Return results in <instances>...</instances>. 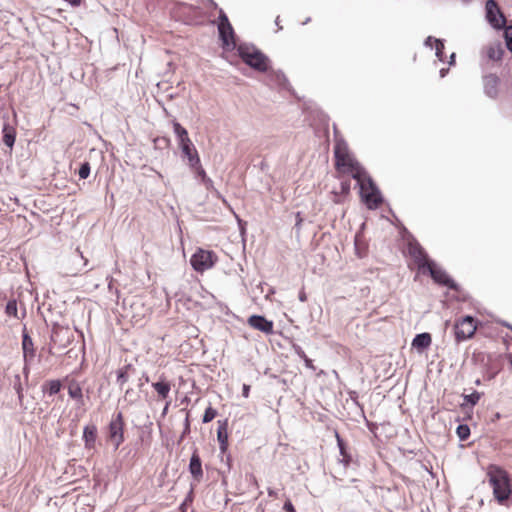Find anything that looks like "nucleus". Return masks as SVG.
Returning a JSON list of instances; mask_svg holds the SVG:
<instances>
[{
    "label": "nucleus",
    "instance_id": "obj_15",
    "mask_svg": "<svg viewBox=\"0 0 512 512\" xmlns=\"http://www.w3.org/2000/svg\"><path fill=\"white\" fill-rule=\"evenodd\" d=\"M3 118L7 119L5 116ZM2 140L7 147L13 148L16 140V129L7 120H5L2 128Z\"/></svg>",
    "mask_w": 512,
    "mask_h": 512
},
{
    "label": "nucleus",
    "instance_id": "obj_2",
    "mask_svg": "<svg viewBox=\"0 0 512 512\" xmlns=\"http://www.w3.org/2000/svg\"><path fill=\"white\" fill-rule=\"evenodd\" d=\"M486 474L495 499L499 503L508 500L512 493V481L508 472L498 465L490 464Z\"/></svg>",
    "mask_w": 512,
    "mask_h": 512
},
{
    "label": "nucleus",
    "instance_id": "obj_7",
    "mask_svg": "<svg viewBox=\"0 0 512 512\" xmlns=\"http://www.w3.org/2000/svg\"><path fill=\"white\" fill-rule=\"evenodd\" d=\"M408 253L413 259V262L417 266L418 270L425 274L426 268H429V265L432 261L429 260L428 255L423 247L418 242H409Z\"/></svg>",
    "mask_w": 512,
    "mask_h": 512
},
{
    "label": "nucleus",
    "instance_id": "obj_10",
    "mask_svg": "<svg viewBox=\"0 0 512 512\" xmlns=\"http://www.w3.org/2000/svg\"><path fill=\"white\" fill-rule=\"evenodd\" d=\"M426 273H429L432 279L440 285L447 286L449 288L455 287L454 281L444 270L437 267L433 261L430 263L429 268H426Z\"/></svg>",
    "mask_w": 512,
    "mask_h": 512
},
{
    "label": "nucleus",
    "instance_id": "obj_47",
    "mask_svg": "<svg viewBox=\"0 0 512 512\" xmlns=\"http://www.w3.org/2000/svg\"><path fill=\"white\" fill-rule=\"evenodd\" d=\"M249 388H250V387H249L248 385H244V386H243V395H244L245 397H247V396H248Z\"/></svg>",
    "mask_w": 512,
    "mask_h": 512
},
{
    "label": "nucleus",
    "instance_id": "obj_44",
    "mask_svg": "<svg viewBox=\"0 0 512 512\" xmlns=\"http://www.w3.org/2000/svg\"><path fill=\"white\" fill-rule=\"evenodd\" d=\"M267 492L270 497H274V498L277 497V492L275 490H273L272 488H268Z\"/></svg>",
    "mask_w": 512,
    "mask_h": 512
},
{
    "label": "nucleus",
    "instance_id": "obj_40",
    "mask_svg": "<svg viewBox=\"0 0 512 512\" xmlns=\"http://www.w3.org/2000/svg\"><path fill=\"white\" fill-rule=\"evenodd\" d=\"M196 170L197 174L202 178V181L207 178L205 170L202 168L201 164L199 163V166L192 167Z\"/></svg>",
    "mask_w": 512,
    "mask_h": 512
},
{
    "label": "nucleus",
    "instance_id": "obj_26",
    "mask_svg": "<svg viewBox=\"0 0 512 512\" xmlns=\"http://www.w3.org/2000/svg\"><path fill=\"white\" fill-rule=\"evenodd\" d=\"M68 394L73 399L81 400L83 397L82 389L80 385L76 382H73L68 387Z\"/></svg>",
    "mask_w": 512,
    "mask_h": 512
},
{
    "label": "nucleus",
    "instance_id": "obj_19",
    "mask_svg": "<svg viewBox=\"0 0 512 512\" xmlns=\"http://www.w3.org/2000/svg\"><path fill=\"white\" fill-rule=\"evenodd\" d=\"M219 31V37L223 43V47H229L231 44L235 45L234 43V30L231 26V29L228 30L224 26H218Z\"/></svg>",
    "mask_w": 512,
    "mask_h": 512
},
{
    "label": "nucleus",
    "instance_id": "obj_25",
    "mask_svg": "<svg viewBox=\"0 0 512 512\" xmlns=\"http://www.w3.org/2000/svg\"><path fill=\"white\" fill-rule=\"evenodd\" d=\"M174 133L176 134L179 143L189 139L187 130L178 122H173Z\"/></svg>",
    "mask_w": 512,
    "mask_h": 512
},
{
    "label": "nucleus",
    "instance_id": "obj_43",
    "mask_svg": "<svg viewBox=\"0 0 512 512\" xmlns=\"http://www.w3.org/2000/svg\"><path fill=\"white\" fill-rule=\"evenodd\" d=\"M203 183H204V185L206 186L207 189L213 188V181L209 177L205 178L203 180Z\"/></svg>",
    "mask_w": 512,
    "mask_h": 512
},
{
    "label": "nucleus",
    "instance_id": "obj_8",
    "mask_svg": "<svg viewBox=\"0 0 512 512\" xmlns=\"http://www.w3.org/2000/svg\"><path fill=\"white\" fill-rule=\"evenodd\" d=\"M124 420L121 412L117 413V415L111 420L109 424V439L115 446V449L123 443L124 441Z\"/></svg>",
    "mask_w": 512,
    "mask_h": 512
},
{
    "label": "nucleus",
    "instance_id": "obj_23",
    "mask_svg": "<svg viewBox=\"0 0 512 512\" xmlns=\"http://www.w3.org/2000/svg\"><path fill=\"white\" fill-rule=\"evenodd\" d=\"M152 387L158 393V396L162 399H166L171 390L170 383L165 379H161L160 381L153 383Z\"/></svg>",
    "mask_w": 512,
    "mask_h": 512
},
{
    "label": "nucleus",
    "instance_id": "obj_51",
    "mask_svg": "<svg viewBox=\"0 0 512 512\" xmlns=\"http://www.w3.org/2000/svg\"><path fill=\"white\" fill-rule=\"evenodd\" d=\"M506 327L512 331V325L507 324Z\"/></svg>",
    "mask_w": 512,
    "mask_h": 512
},
{
    "label": "nucleus",
    "instance_id": "obj_18",
    "mask_svg": "<svg viewBox=\"0 0 512 512\" xmlns=\"http://www.w3.org/2000/svg\"><path fill=\"white\" fill-rule=\"evenodd\" d=\"M350 192V180L345 178V175H340L339 189L334 188L333 193L335 194V201L341 202V197L349 195Z\"/></svg>",
    "mask_w": 512,
    "mask_h": 512
},
{
    "label": "nucleus",
    "instance_id": "obj_38",
    "mask_svg": "<svg viewBox=\"0 0 512 512\" xmlns=\"http://www.w3.org/2000/svg\"><path fill=\"white\" fill-rule=\"evenodd\" d=\"M135 395H136V394H135L134 390H133V389H131V388H129V389H127V390L125 391L124 399H125V400H129L130 402H133V401H135V399H136V398L134 397Z\"/></svg>",
    "mask_w": 512,
    "mask_h": 512
},
{
    "label": "nucleus",
    "instance_id": "obj_45",
    "mask_svg": "<svg viewBox=\"0 0 512 512\" xmlns=\"http://www.w3.org/2000/svg\"><path fill=\"white\" fill-rule=\"evenodd\" d=\"M306 299H307V297H306L305 292L301 291V292L299 293V300H300V301H302V302H305V301H306Z\"/></svg>",
    "mask_w": 512,
    "mask_h": 512
},
{
    "label": "nucleus",
    "instance_id": "obj_39",
    "mask_svg": "<svg viewBox=\"0 0 512 512\" xmlns=\"http://www.w3.org/2000/svg\"><path fill=\"white\" fill-rule=\"evenodd\" d=\"M189 432H190V422H189V415L187 414L181 439H183Z\"/></svg>",
    "mask_w": 512,
    "mask_h": 512
},
{
    "label": "nucleus",
    "instance_id": "obj_6",
    "mask_svg": "<svg viewBox=\"0 0 512 512\" xmlns=\"http://www.w3.org/2000/svg\"><path fill=\"white\" fill-rule=\"evenodd\" d=\"M477 329L476 321L471 316H465L455 323V338L458 342L471 338Z\"/></svg>",
    "mask_w": 512,
    "mask_h": 512
},
{
    "label": "nucleus",
    "instance_id": "obj_36",
    "mask_svg": "<svg viewBox=\"0 0 512 512\" xmlns=\"http://www.w3.org/2000/svg\"><path fill=\"white\" fill-rule=\"evenodd\" d=\"M479 399L480 394L478 392H473L472 394L465 396V400L472 405L477 404Z\"/></svg>",
    "mask_w": 512,
    "mask_h": 512
},
{
    "label": "nucleus",
    "instance_id": "obj_22",
    "mask_svg": "<svg viewBox=\"0 0 512 512\" xmlns=\"http://www.w3.org/2000/svg\"><path fill=\"white\" fill-rule=\"evenodd\" d=\"M135 372V368L132 364H127L123 368L117 371V383L122 387L128 380L131 373Z\"/></svg>",
    "mask_w": 512,
    "mask_h": 512
},
{
    "label": "nucleus",
    "instance_id": "obj_20",
    "mask_svg": "<svg viewBox=\"0 0 512 512\" xmlns=\"http://www.w3.org/2000/svg\"><path fill=\"white\" fill-rule=\"evenodd\" d=\"M217 440L219 442L220 451L225 453L228 448V433L226 423L219 425L217 429Z\"/></svg>",
    "mask_w": 512,
    "mask_h": 512
},
{
    "label": "nucleus",
    "instance_id": "obj_42",
    "mask_svg": "<svg viewBox=\"0 0 512 512\" xmlns=\"http://www.w3.org/2000/svg\"><path fill=\"white\" fill-rule=\"evenodd\" d=\"M444 48V44L440 40H436V53L440 55L441 50Z\"/></svg>",
    "mask_w": 512,
    "mask_h": 512
},
{
    "label": "nucleus",
    "instance_id": "obj_28",
    "mask_svg": "<svg viewBox=\"0 0 512 512\" xmlns=\"http://www.w3.org/2000/svg\"><path fill=\"white\" fill-rule=\"evenodd\" d=\"M48 386V393L50 395L57 394L61 389V382L59 380H50L45 385L44 388Z\"/></svg>",
    "mask_w": 512,
    "mask_h": 512
},
{
    "label": "nucleus",
    "instance_id": "obj_29",
    "mask_svg": "<svg viewBox=\"0 0 512 512\" xmlns=\"http://www.w3.org/2000/svg\"><path fill=\"white\" fill-rule=\"evenodd\" d=\"M294 351L295 353L301 358L304 360L305 362V365L307 367H312V360L310 358L307 357V355L305 354L304 350L300 347V346H297V345H294Z\"/></svg>",
    "mask_w": 512,
    "mask_h": 512
},
{
    "label": "nucleus",
    "instance_id": "obj_35",
    "mask_svg": "<svg viewBox=\"0 0 512 512\" xmlns=\"http://www.w3.org/2000/svg\"><path fill=\"white\" fill-rule=\"evenodd\" d=\"M15 380H16V382H15L14 387H15L16 393L18 395L19 402L21 403L22 399H23V391H22V385L20 382V376L16 375Z\"/></svg>",
    "mask_w": 512,
    "mask_h": 512
},
{
    "label": "nucleus",
    "instance_id": "obj_50",
    "mask_svg": "<svg viewBox=\"0 0 512 512\" xmlns=\"http://www.w3.org/2000/svg\"><path fill=\"white\" fill-rule=\"evenodd\" d=\"M144 381L149 382V377L147 375H144Z\"/></svg>",
    "mask_w": 512,
    "mask_h": 512
},
{
    "label": "nucleus",
    "instance_id": "obj_14",
    "mask_svg": "<svg viewBox=\"0 0 512 512\" xmlns=\"http://www.w3.org/2000/svg\"><path fill=\"white\" fill-rule=\"evenodd\" d=\"M189 472L191 473L193 479L197 482H200L203 478V470H202V461L199 456L197 449L191 455L189 462Z\"/></svg>",
    "mask_w": 512,
    "mask_h": 512
},
{
    "label": "nucleus",
    "instance_id": "obj_17",
    "mask_svg": "<svg viewBox=\"0 0 512 512\" xmlns=\"http://www.w3.org/2000/svg\"><path fill=\"white\" fill-rule=\"evenodd\" d=\"M97 438V427L94 424H90L84 427L83 439L85 447L91 449L94 447Z\"/></svg>",
    "mask_w": 512,
    "mask_h": 512
},
{
    "label": "nucleus",
    "instance_id": "obj_52",
    "mask_svg": "<svg viewBox=\"0 0 512 512\" xmlns=\"http://www.w3.org/2000/svg\"><path fill=\"white\" fill-rule=\"evenodd\" d=\"M510 363L512 364V354L510 355Z\"/></svg>",
    "mask_w": 512,
    "mask_h": 512
},
{
    "label": "nucleus",
    "instance_id": "obj_27",
    "mask_svg": "<svg viewBox=\"0 0 512 512\" xmlns=\"http://www.w3.org/2000/svg\"><path fill=\"white\" fill-rule=\"evenodd\" d=\"M5 313L9 316H13V317L19 319L17 302L15 299H11L8 301L6 308H5Z\"/></svg>",
    "mask_w": 512,
    "mask_h": 512
},
{
    "label": "nucleus",
    "instance_id": "obj_33",
    "mask_svg": "<svg viewBox=\"0 0 512 512\" xmlns=\"http://www.w3.org/2000/svg\"><path fill=\"white\" fill-rule=\"evenodd\" d=\"M218 26H224L228 30L231 29V24L229 22V19H228L227 15L222 10L220 11Z\"/></svg>",
    "mask_w": 512,
    "mask_h": 512
},
{
    "label": "nucleus",
    "instance_id": "obj_21",
    "mask_svg": "<svg viewBox=\"0 0 512 512\" xmlns=\"http://www.w3.org/2000/svg\"><path fill=\"white\" fill-rule=\"evenodd\" d=\"M432 338L429 333H422L416 335L412 341V346L417 349H426L431 345Z\"/></svg>",
    "mask_w": 512,
    "mask_h": 512
},
{
    "label": "nucleus",
    "instance_id": "obj_16",
    "mask_svg": "<svg viewBox=\"0 0 512 512\" xmlns=\"http://www.w3.org/2000/svg\"><path fill=\"white\" fill-rule=\"evenodd\" d=\"M22 349L25 361L32 360L35 356V349L32 338L27 333L26 327L23 329Z\"/></svg>",
    "mask_w": 512,
    "mask_h": 512
},
{
    "label": "nucleus",
    "instance_id": "obj_46",
    "mask_svg": "<svg viewBox=\"0 0 512 512\" xmlns=\"http://www.w3.org/2000/svg\"><path fill=\"white\" fill-rule=\"evenodd\" d=\"M296 218H297V221H296V226L299 227L301 225V222H302V218L300 217V213L298 212L297 215H296Z\"/></svg>",
    "mask_w": 512,
    "mask_h": 512
},
{
    "label": "nucleus",
    "instance_id": "obj_5",
    "mask_svg": "<svg viewBox=\"0 0 512 512\" xmlns=\"http://www.w3.org/2000/svg\"><path fill=\"white\" fill-rule=\"evenodd\" d=\"M217 256L213 251L198 249L191 257L190 263L197 272H204L214 266Z\"/></svg>",
    "mask_w": 512,
    "mask_h": 512
},
{
    "label": "nucleus",
    "instance_id": "obj_31",
    "mask_svg": "<svg viewBox=\"0 0 512 512\" xmlns=\"http://www.w3.org/2000/svg\"><path fill=\"white\" fill-rule=\"evenodd\" d=\"M504 39L507 49L512 52V26L505 27Z\"/></svg>",
    "mask_w": 512,
    "mask_h": 512
},
{
    "label": "nucleus",
    "instance_id": "obj_1",
    "mask_svg": "<svg viewBox=\"0 0 512 512\" xmlns=\"http://www.w3.org/2000/svg\"><path fill=\"white\" fill-rule=\"evenodd\" d=\"M354 180H356L359 185L361 201L367 208L377 209L383 202L381 193L368 173L355 161Z\"/></svg>",
    "mask_w": 512,
    "mask_h": 512
},
{
    "label": "nucleus",
    "instance_id": "obj_9",
    "mask_svg": "<svg viewBox=\"0 0 512 512\" xmlns=\"http://www.w3.org/2000/svg\"><path fill=\"white\" fill-rule=\"evenodd\" d=\"M486 17L494 28L500 29L506 24V18L501 12L497 2L494 0H488L486 2Z\"/></svg>",
    "mask_w": 512,
    "mask_h": 512
},
{
    "label": "nucleus",
    "instance_id": "obj_24",
    "mask_svg": "<svg viewBox=\"0 0 512 512\" xmlns=\"http://www.w3.org/2000/svg\"><path fill=\"white\" fill-rule=\"evenodd\" d=\"M354 248L359 257H364L368 252V244L358 235L354 237Z\"/></svg>",
    "mask_w": 512,
    "mask_h": 512
},
{
    "label": "nucleus",
    "instance_id": "obj_41",
    "mask_svg": "<svg viewBox=\"0 0 512 512\" xmlns=\"http://www.w3.org/2000/svg\"><path fill=\"white\" fill-rule=\"evenodd\" d=\"M283 509L286 511V512H296L293 504L291 503L290 500H287L285 503H284V506H283Z\"/></svg>",
    "mask_w": 512,
    "mask_h": 512
},
{
    "label": "nucleus",
    "instance_id": "obj_3",
    "mask_svg": "<svg viewBox=\"0 0 512 512\" xmlns=\"http://www.w3.org/2000/svg\"><path fill=\"white\" fill-rule=\"evenodd\" d=\"M237 53L242 61L258 72H266L269 69V58L257 47L250 44H240Z\"/></svg>",
    "mask_w": 512,
    "mask_h": 512
},
{
    "label": "nucleus",
    "instance_id": "obj_37",
    "mask_svg": "<svg viewBox=\"0 0 512 512\" xmlns=\"http://www.w3.org/2000/svg\"><path fill=\"white\" fill-rule=\"evenodd\" d=\"M337 440H338V445H339V448H340V452H341V454H342V455H343V457H344L342 461H344V462H345V465H347V464H348V462H349V456H348V455H346V453H345V448H344V445H343V441L339 438V436H338V435H337Z\"/></svg>",
    "mask_w": 512,
    "mask_h": 512
},
{
    "label": "nucleus",
    "instance_id": "obj_32",
    "mask_svg": "<svg viewBox=\"0 0 512 512\" xmlns=\"http://www.w3.org/2000/svg\"><path fill=\"white\" fill-rule=\"evenodd\" d=\"M90 164L89 162H84L81 164L80 168H79V177L81 179H86L88 178V176L90 175Z\"/></svg>",
    "mask_w": 512,
    "mask_h": 512
},
{
    "label": "nucleus",
    "instance_id": "obj_30",
    "mask_svg": "<svg viewBox=\"0 0 512 512\" xmlns=\"http://www.w3.org/2000/svg\"><path fill=\"white\" fill-rule=\"evenodd\" d=\"M217 415V411L211 406L207 407L203 415V423L211 422Z\"/></svg>",
    "mask_w": 512,
    "mask_h": 512
},
{
    "label": "nucleus",
    "instance_id": "obj_11",
    "mask_svg": "<svg viewBox=\"0 0 512 512\" xmlns=\"http://www.w3.org/2000/svg\"><path fill=\"white\" fill-rule=\"evenodd\" d=\"M482 53L484 57L491 62H501L505 54V50L500 41H495L487 44Z\"/></svg>",
    "mask_w": 512,
    "mask_h": 512
},
{
    "label": "nucleus",
    "instance_id": "obj_12",
    "mask_svg": "<svg viewBox=\"0 0 512 512\" xmlns=\"http://www.w3.org/2000/svg\"><path fill=\"white\" fill-rule=\"evenodd\" d=\"M184 157L188 159L190 167L199 166L200 158L190 138L179 143Z\"/></svg>",
    "mask_w": 512,
    "mask_h": 512
},
{
    "label": "nucleus",
    "instance_id": "obj_48",
    "mask_svg": "<svg viewBox=\"0 0 512 512\" xmlns=\"http://www.w3.org/2000/svg\"><path fill=\"white\" fill-rule=\"evenodd\" d=\"M76 252L78 253V256L84 260V265H87V259H84L82 253L80 252L79 248L76 249Z\"/></svg>",
    "mask_w": 512,
    "mask_h": 512
},
{
    "label": "nucleus",
    "instance_id": "obj_13",
    "mask_svg": "<svg viewBox=\"0 0 512 512\" xmlns=\"http://www.w3.org/2000/svg\"><path fill=\"white\" fill-rule=\"evenodd\" d=\"M248 324L256 329L259 330L265 334H272L273 333V322L266 319L262 315H252L248 318Z\"/></svg>",
    "mask_w": 512,
    "mask_h": 512
},
{
    "label": "nucleus",
    "instance_id": "obj_49",
    "mask_svg": "<svg viewBox=\"0 0 512 512\" xmlns=\"http://www.w3.org/2000/svg\"><path fill=\"white\" fill-rule=\"evenodd\" d=\"M169 405H170V402H167L164 409H163V412H162V415H166L167 411H168V408H169Z\"/></svg>",
    "mask_w": 512,
    "mask_h": 512
},
{
    "label": "nucleus",
    "instance_id": "obj_4",
    "mask_svg": "<svg viewBox=\"0 0 512 512\" xmlns=\"http://www.w3.org/2000/svg\"><path fill=\"white\" fill-rule=\"evenodd\" d=\"M335 168L339 175H346L352 172V157L344 142L337 141L334 147Z\"/></svg>",
    "mask_w": 512,
    "mask_h": 512
},
{
    "label": "nucleus",
    "instance_id": "obj_34",
    "mask_svg": "<svg viewBox=\"0 0 512 512\" xmlns=\"http://www.w3.org/2000/svg\"><path fill=\"white\" fill-rule=\"evenodd\" d=\"M457 433L460 439L465 440L470 434L469 427L467 425H460L457 428Z\"/></svg>",
    "mask_w": 512,
    "mask_h": 512
}]
</instances>
